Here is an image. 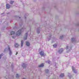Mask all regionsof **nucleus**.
Listing matches in <instances>:
<instances>
[{"instance_id": "nucleus-7", "label": "nucleus", "mask_w": 79, "mask_h": 79, "mask_svg": "<svg viewBox=\"0 0 79 79\" xmlns=\"http://www.w3.org/2000/svg\"><path fill=\"white\" fill-rule=\"evenodd\" d=\"M26 45L27 46H29L30 45V43L28 42H26Z\"/></svg>"}, {"instance_id": "nucleus-8", "label": "nucleus", "mask_w": 79, "mask_h": 79, "mask_svg": "<svg viewBox=\"0 0 79 79\" xmlns=\"http://www.w3.org/2000/svg\"><path fill=\"white\" fill-rule=\"evenodd\" d=\"M8 48V50L10 52V55H11V54H12V52H11V51L10 50V47H9Z\"/></svg>"}, {"instance_id": "nucleus-15", "label": "nucleus", "mask_w": 79, "mask_h": 79, "mask_svg": "<svg viewBox=\"0 0 79 79\" xmlns=\"http://www.w3.org/2000/svg\"><path fill=\"white\" fill-rule=\"evenodd\" d=\"M56 46H57V45L56 44H55L53 45V47L54 48H56Z\"/></svg>"}, {"instance_id": "nucleus-1", "label": "nucleus", "mask_w": 79, "mask_h": 79, "mask_svg": "<svg viewBox=\"0 0 79 79\" xmlns=\"http://www.w3.org/2000/svg\"><path fill=\"white\" fill-rule=\"evenodd\" d=\"M21 30H20L17 32L16 36L17 37H18V36H19L20 35H21Z\"/></svg>"}, {"instance_id": "nucleus-18", "label": "nucleus", "mask_w": 79, "mask_h": 79, "mask_svg": "<svg viewBox=\"0 0 79 79\" xmlns=\"http://www.w3.org/2000/svg\"><path fill=\"white\" fill-rule=\"evenodd\" d=\"M16 77H19V75H18V74H16Z\"/></svg>"}, {"instance_id": "nucleus-20", "label": "nucleus", "mask_w": 79, "mask_h": 79, "mask_svg": "<svg viewBox=\"0 0 79 79\" xmlns=\"http://www.w3.org/2000/svg\"><path fill=\"white\" fill-rule=\"evenodd\" d=\"M13 39H15V36H12Z\"/></svg>"}, {"instance_id": "nucleus-4", "label": "nucleus", "mask_w": 79, "mask_h": 79, "mask_svg": "<svg viewBox=\"0 0 79 79\" xmlns=\"http://www.w3.org/2000/svg\"><path fill=\"white\" fill-rule=\"evenodd\" d=\"M6 8L7 9H9L10 8V5L9 4H6Z\"/></svg>"}, {"instance_id": "nucleus-9", "label": "nucleus", "mask_w": 79, "mask_h": 79, "mask_svg": "<svg viewBox=\"0 0 79 79\" xmlns=\"http://www.w3.org/2000/svg\"><path fill=\"white\" fill-rule=\"evenodd\" d=\"M15 34V32L13 31H12L10 32L11 35H14Z\"/></svg>"}, {"instance_id": "nucleus-3", "label": "nucleus", "mask_w": 79, "mask_h": 79, "mask_svg": "<svg viewBox=\"0 0 79 79\" xmlns=\"http://www.w3.org/2000/svg\"><path fill=\"white\" fill-rule=\"evenodd\" d=\"M63 52V49L62 48H60L59 50V53H61Z\"/></svg>"}, {"instance_id": "nucleus-12", "label": "nucleus", "mask_w": 79, "mask_h": 79, "mask_svg": "<svg viewBox=\"0 0 79 79\" xmlns=\"http://www.w3.org/2000/svg\"><path fill=\"white\" fill-rule=\"evenodd\" d=\"M23 46V41L22 40L21 41V46L22 47Z\"/></svg>"}, {"instance_id": "nucleus-5", "label": "nucleus", "mask_w": 79, "mask_h": 79, "mask_svg": "<svg viewBox=\"0 0 79 79\" xmlns=\"http://www.w3.org/2000/svg\"><path fill=\"white\" fill-rule=\"evenodd\" d=\"M27 33H26L25 37H24V40H26L27 39Z\"/></svg>"}, {"instance_id": "nucleus-6", "label": "nucleus", "mask_w": 79, "mask_h": 79, "mask_svg": "<svg viewBox=\"0 0 79 79\" xmlns=\"http://www.w3.org/2000/svg\"><path fill=\"white\" fill-rule=\"evenodd\" d=\"M72 68L73 71L74 73H76V70L75 69H74V67H72Z\"/></svg>"}, {"instance_id": "nucleus-2", "label": "nucleus", "mask_w": 79, "mask_h": 79, "mask_svg": "<svg viewBox=\"0 0 79 79\" xmlns=\"http://www.w3.org/2000/svg\"><path fill=\"white\" fill-rule=\"evenodd\" d=\"M40 54L41 56H44L45 55V53H44V52L43 51H41L40 52Z\"/></svg>"}, {"instance_id": "nucleus-14", "label": "nucleus", "mask_w": 79, "mask_h": 79, "mask_svg": "<svg viewBox=\"0 0 79 79\" xmlns=\"http://www.w3.org/2000/svg\"><path fill=\"white\" fill-rule=\"evenodd\" d=\"M14 1H10V4H13L14 3Z\"/></svg>"}, {"instance_id": "nucleus-17", "label": "nucleus", "mask_w": 79, "mask_h": 79, "mask_svg": "<svg viewBox=\"0 0 79 79\" xmlns=\"http://www.w3.org/2000/svg\"><path fill=\"white\" fill-rule=\"evenodd\" d=\"M74 40V38H72V42H73V40Z\"/></svg>"}, {"instance_id": "nucleus-10", "label": "nucleus", "mask_w": 79, "mask_h": 79, "mask_svg": "<svg viewBox=\"0 0 79 79\" xmlns=\"http://www.w3.org/2000/svg\"><path fill=\"white\" fill-rule=\"evenodd\" d=\"M15 47H19V45L18 44L16 43L15 44Z\"/></svg>"}, {"instance_id": "nucleus-21", "label": "nucleus", "mask_w": 79, "mask_h": 79, "mask_svg": "<svg viewBox=\"0 0 79 79\" xmlns=\"http://www.w3.org/2000/svg\"><path fill=\"white\" fill-rule=\"evenodd\" d=\"M18 54V52H17L16 53V55H17V54Z\"/></svg>"}, {"instance_id": "nucleus-13", "label": "nucleus", "mask_w": 79, "mask_h": 79, "mask_svg": "<svg viewBox=\"0 0 79 79\" xmlns=\"http://www.w3.org/2000/svg\"><path fill=\"white\" fill-rule=\"evenodd\" d=\"M44 66V64H42L40 65H39V67H42Z\"/></svg>"}, {"instance_id": "nucleus-22", "label": "nucleus", "mask_w": 79, "mask_h": 79, "mask_svg": "<svg viewBox=\"0 0 79 79\" xmlns=\"http://www.w3.org/2000/svg\"><path fill=\"white\" fill-rule=\"evenodd\" d=\"M66 48L67 49H68V46H67L66 47Z\"/></svg>"}, {"instance_id": "nucleus-19", "label": "nucleus", "mask_w": 79, "mask_h": 79, "mask_svg": "<svg viewBox=\"0 0 79 79\" xmlns=\"http://www.w3.org/2000/svg\"><path fill=\"white\" fill-rule=\"evenodd\" d=\"M48 71H49V70L48 69L46 70V73H48Z\"/></svg>"}, {"instance_id": "nucleus-11", "label": "nucleus", "mask_w": 79, "mask_h": 79, "mask_svg": "<svg viewBox=\"0 0 79 79\" xmlns=\"http://www.w3.org/2000/svg\"><path fill=\"white\" fill-rule=\"evenodd\" d=\"M64 73H62L60 75V77H64Z\"/></svg>"}, {"instance_id": "nucleus-16", "label": "nucleus", "mask_w": 79, "mask_h": 79, "mask_svg": "<svg viewBox=\"0 0 79 79\" xmlns=\"http://www.w3.org/2000/svg\"><path fill=\"white\" fill-rule=\"evenodd\" d=\"M3 55V54H2L0 55V59L1 58L2 56Z\"/></svg>"}]
</instances>
